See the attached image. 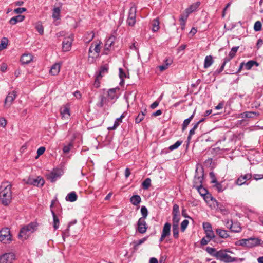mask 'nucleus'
<instances>
[{"instance_id":"24","label":"nucleus","mask_w":263,"mask_h":263,"mask_svg":"<svg viewBox=\"0 0 263 263\" xmlns=\"http://www.w3.org/2000/svg\"><path fill=\"white\" fill-rule=\"evenodd\" d=\"M230 230L234 232H239L241 230L240 224L239 222H235L231 223Z\"/></svg>"},{"instance_id":"41","label":"nucleus","mask_w":263,"mask_h":263,"mask_svg":"<svg viewBox=\"0 0 263 263\" xmlns=\"http://www.w3.org/2000/svg\"><path fill=\"white\" fill-rule=\"evenodd\" d=\"M126 75L125 72L123 71V70L122 68H119V77L121 79V81L120 82V85H123L124 83V79L126 78Z\"/></svg>"},{"instance_id":"28","label":"nucleus","mask_w":263,"mask_h":263,"mask_svg":"<svg viewBox=\"0 0 263 263\" xmlns=\"http://www.w3.org/2000/svg\"><path fill=\"white\" fill-rule=\"evenodd\" d=\"M130 200L131 203L134 205H138L141 201V197L137 195L133 196Z\"/></svg>"},{"instance_id":"32","label":"nucleus","mask_w":263,"mask_h":263,"mask_svg":"<svg viewBox=\"0 0 263 263\" xmlns=\"http://www.w3.org/2000/svg\"><path fill=\"white\" fill-rule=\"evenodd\" d=\"M146 112V110L144 109V111H141L137 117L135 119V122L136 123H139L141 122L144 119V116L145 115V112Z\"/></svg>"},{"instance_id":"52","label":"nucleus","mask_w":263,"mask_h":263,"mask_svg":"<svg viewBox=\"0 0 263 263\" xmlns=\"http://www.w3.org/2000/svg\"><path fill=\"white\" fill-rule=\"evenodd\" d=\"M93 37L94 34L92 32L88 33L85 37V41L87 42H89L93 39Z\"/></svg>"},{"instance_id":"57","label":"nucleus","mask_w":263,"mask_h":263,"mask_svg":"<svg viewBox=\"0 0 263 263\" xmlns=\"http://www.w3.org/2000/svg\"><path fill=\"white\" fill-rule=\"evenodd\" d=\"M26 11V9L25 8H17L16 9H15L14 10V12L16 14H21L23 12Z\"/></svg>"},{"instance_id":"60","label":"nucleus","mask_w":263,"mask_h":263,"mask_svg":"<svg viewBox=\"0 0 263 263\" xmlns=\"http://www.w3.org/2000/svg\"><path fill=\"white\" fill-rule=\"evenodd\" d=\"M210 240L211 239L208 237H203L201 241V244L203 246H205L208 244V243L210 241Z\"/></svg>"},{"instance_id":"27","label":"nucleus","mask_w":263,"mask_h":263,"mask_svg":"<svg viewBox=\"0 0 263 263\" xmlns=\"http://www.w3.org/2000/svg\"><path fill=\"white\" fill-rule=\"evenodd\" d=\"M216 232L221 238H227L229 237V235L226 230L221 229H217Z\"/></svg>"},{"instance_id":"17","label":"nucleus","mask_w":263,"mask_h":263,"mask_svg":"<svg viewBox=\"0 0 263 263\" xmlns=\"http://www.w3.org/2000/svg\"><path fill=\"white\" fill-rule=\"evenodd\" d=\"M171 224L166 223L163 228L162 233L160 239V241L162 242L164 238L170 235Z\"/></svg>"},{"instance_id":"15","label":"nucleus","mask_w":263,"mask_h":263,"mask_svg":"<svg viewBox=\"0 0 263 263\" xmlns=\"http://www.w3.org/2000/svg\"><path fill=\"white\" fill-rule=\"evenodd\" d=\"M16 92L15 91H13L9 93L5 99V106H7L8 107H10L11 105L12 104L13 101L16 98Z\"/></svg>"},{"instance_id":"13","label":"nucleus","mask_w":263,"mask_h":263,"mask_svg":"<svg viewBox=\"0 0 263 263\" xmlns=\"http://www.w3.org/2000/svg\"><path fill=\"white\" fill-rule=\"evenodd\" d=\"M60 114L62 119L68 120L70 118V108L68 104L62 106L60 108Z\"/></svg>"},{"instance_id":"40","label":"nucleus","mask_w":263,"mask_h":263,"mask_svg":"<svg viewBox=\"0 0 263 263\" xmlns=\"http://www.w3.org/2000/svg\"><path fill=\"white\" fill-rule=\"evenodd\" d=\"M173 234L175 238H178L179 236V226L173 224Z\"/></svg>"},{"instance_id":"62","label":"nucleus","mask_w":263,"mask_h":263,"mask_svg":"<svg viewBox=\"0 0 263 263\" xmlns=\"http://www.w3.org/2000/svg\"><path fill=\"white\" fill-rule=\"evenodd\" d=\"M7 125V121L4 118H0V126L5 127Z\"/></svg>"},{"instance_id":"3","label":"nucleus","mask_w":263,"mask_h":263,"mask_svg":"<svg viewBox=\"0 0 263 263\" xmlns=\"http://www.w3.org/2000/svg\"><path fill=\"white\" fill-rule=\"evenodd\" d=\"M102 42L97 40L94 41L90 45L89 49L88 60L90 63H93L99 57Z\"/></svg>"},{"instance_id":"8","label":"nucleus","mask_w":263,"mask_h":263,"mask_svg":"<svg viewBox=\"0 0 263 263\" xmlns=\"http://www.w3.org/2000/svg\"><path fill=\"white\" fill-rule=\"evenodd\" d=\"M26 183L36 186H42L45 183V181L42 177L39 176L35 178H29Z\"/></svg>"},{"instance_id":"16","label":"nucleus","mask_w":263,"mask_h":263,"mask_svg":"<svg viewBox=\"0 0 263 263\" xmlns=\"http://www.w3.org/2000/svg\"><path fill=\"white\" fill-rule=\"evenodd\" d=\"M137 229L139 233L143 234L146 231L147 225L144 218H139L137 223Z\"/></svg>"},{"instance_id":"49","label":"nucleus","mask_w":263,"mask_h":263,"mask_svg":"<svg viewBox=\"0 0 263 263\" xmlns=\"http://www.w3.org/2000/svg\"><path fill=\"white\" fill-rule=\"evenodd\" d=\"M261 23L260 21H257L255 23L254 25V29L256 31H259L261 29Z\"/></svg>"},{"instance_id":"31","label":"nucleus","mask_w":263,"mask_h":263,"mask_svg":"<svg viewBox=\"0 0 263 263\" xmlns=\"http://www.w3.org/2000/svg\"><path fill=\"white\" fill-rule=\"evenodd\" d=\"M195 114V110L194 111L193 114L187 119H185L182 124V130H184L188 125L190 124L191 120L193 119L194 115Z\"/></svg>"},{"instance_id":"19","label":"nucleus","mask_w":263,"mask_h":263,"mask_svg":"<svg viewBox=\"0 0 263 263\" xmlns=\"http://www.w3.org/2000/svg\"><path fill=\"white\" fill-rule=\"evenodd\" d=\"M33 60V55L30 53L23 54L20 59V61L22 64H28Z\"/></svg>"},{"instance_id":"56","label":"nucleus","mask_w":263,"mask_h":263,"mask_svg":"<svg viewBox=\"0 0 263 263\" xmlns=\"http://www.w3.org/2000/svg\"><path fill=\"white\" fill-rule=\"evenodd\" d=\"M106 99L104 97H101L100 98V101L97 104V106L102 107L103 106L104 103L106 102Z\"/></svg>"},{"instance_id":"26","label":"nucleus","mask_w":263,"mask_h":263,"mask_svg":"<svg viewBox=\"0 0 263 263\" xmlns=\"http://www.w3.org/2000/svg\"><path fill=\"white\" fill-rule=\"evenodd\" d=\"M78 196L74 192L69 193L66 197V200L70 202H74L77 200Z\"/></svg>"},{"instance_id":"11","label":"nucleus","mask_w":263,"mask_h":263,"mask_svg":"<svg viewBox=\"0 0 263 263\" xmlns=\"http://www.w3.org/2000/svg\"><path fill=\"white\" fill-rule=\"evenodd\" d=\"M240 245L248 247H253L259 243V240L256 238H249L240 240Z\"/></svg>"},{"instance_id":"36","label":"nucleus","mask_w":263,"mask_h":263,"mask_svg":"<svg viewBox=\"0 0 263 263\" xmlns=\"http://www.w3.org/2000/svg\"><path fill=\"white\" fill-rule=\"evenodd\" d=\"M124 117V114H123L120 118H117L114 123V126L112 127H111V129H116L119 125L122 122V119Z\"/></svg>"},{"instance_id":"20","label":"nucleus","mask_w":263,"mask_h":263,"mask_svg":"<svg viewBox=\"0 0 263 263\" xmlns=\"http://www.w3.org/2000/svg\"><path fill=\"white\" fill-rule=\"evenodd\" d=\"M200 5V2H197L192 5H191L190 6H189L187 8H186L185 10V12L187 13H191L193 12H195L198 9V8L199 7Z\"/></svg>"},{"instance_id":"7","label":"nucleus","mask_w":263,"mask_h":263,"mask_svg":"<svg viewBox=\"0 0 263 263\" xmlns=\"http://www.w3.org/2000/svg\"><path fill=\"white\" fill-rule=\"evenodd\" d=\"M15 259V254L7 253L0 256V263H12Z\"/></svg>"},{"instance_id":"35","label":"nucleus","mask_w":263,"mask_h":263,"mask_svg":"<svg viewBox=\"0 0 263 263\" xmlns=\"http://www.w3.org/2000/svg\"><path fill=\"white\" fill-rule=\"evenodd\" d=\"M172 63V61L171 60L167 59L165 61V63L164 65H161L159 66V68L161 71H163L166 69H167L169 66Z\"/></svg>"},{"instance_id":"34","label":"nucleus","mask_w":263,"mask_h":263,"mask_svg":"<svg viewBox=\"0 0 263 263\" xmlns=\"http://www.w3.org/2000/svg\"><path fill=\"white\" fill-rule=\"evenodd\" d=\"M8 44V40L7 38L4 37L2 39L0 43V51L7 48Z\"/></svg>"},{"instance_id":"5","label":"nucleus","mask_w":263,"mask_h":263,"mask_svg":"<svg viewBox=\"0 0 263 263\" xmlns=\"http://www.w3.org/2000/svg\"><path fill=\"white\" fill-rule=\"evenodd\" d=\"M12 241V235L8 228H4L0 231V241L4 243H9Z\"/></svg>"},{"instance_id":"45","label":"nucleus","mask_w":263,"mask_h":263,"mask_svg":"<svg viewBox=\"0 0 263 263\" xmlns=\"http://www.w3.org/2000/svg\"><path fill=\"white\" fill-rule=\"evenodd\" d=\"M180 221V215H173V224L179 226V222Z\"/></svg>"},{"instance_id":"59","label":"nucleus","mask_w":263,"mask_h":263,"mask_svg":"<svg viewBox=\"0 0 263 263\" xmlns=\"http://www.w3.org/2000/svg\"><path fill=\"white\" fill-rule=\"evenodd\" d=\"M102 77H100L99 76H98V75L96 76V79H95V82H94V86L96 88H98L100 86L99 80Z\"/></svg>"},{"instance_id":"48","label":"nucleus","mask_w":263,"mask_h":263,"mask_svg":"<svg viewBox=\"0 0 263 263\" xmlns=\"http://www.w3.org/2000/svg\"><path fill=\"white\" fill-rule=\"evenodd\" d=\"M238 48H239V47H233L229 54V56L232 58H233L235 57V53L237 51Z\"/></svg>"},{"instance_id":"37","label":"nucleus","mask_w":263,"mask_h":263,"mask_svg":"<svg viewBox=\"0 0 263 263\" xmlns=\"http://www.w3.org/2000/svg\"><path fill=\"white\" fill-rule=\"evenodd\" d=\"M258 113L254 111H247L241 114L242 117L253 118L254 116L258 115Z\"/></svg>"},{"instance_id":"58","label":"nucleus","mask_w":263,"mask_h":263,"mask_svg":"<svg viewBox=\"0 0 263 263\" xmlns=\"http://www.w3.org/2000/svg\"><path fill=\"white\" fill-rule=\"evenodd\" d=\"M45 148L44 147H40L39 148H38L37 151V156L36 157V158L42 155L45 152Z\"/></svg>"},{"instance_id":"2","label":"nucleus","mask_w":263,"mask_h":263,"mask_svg":"<svg viewBox=\"0 0 263 263\" xmlns=\"http://www.w3.org/2000/svg\"><path fill=\"white\" fill-rule=\"evenodd\" d=\"M229 254H234L230 250L224 249L216 251L214 254V256L218 259L225 263H231L236 261L237 258L231 256Z\"/></svg>"},{"instance_id":"14","label":"nucleus","mask_w":263,"mask_h":263,"mask_svg":"<svg viewBox=\"0 0 263 263\" xmlns=\"http://www.w3.org/2000/svg\"><path fill=\"white\" fill-rule=\"evenodd\" d=\"M203 174L202 171L199 173L197 170H196V174L194 179V184L196 187H199L201 185L203 179Z\"/></svg>"},{"instance_id":"54","label":"nucleus","mask_w":263,"mask_h":263,"mask_svg":"<svg viewBox=\"0 0 263 263\" xmlns=\"http://www.w3.org/2000/svg\"><path fill=\"white\" fill-rule=\"evenodd\" d=\"M72 146L71 143H69L67 145L64 146L63 148V152L66 154L69 153Z\"/></svg>"},{"instance_id":"39","label":"nucleus","mask_w":263,"mask_h":263,"mask_svg":"<svg viewBox=\"0 0 263 263\" xmlns=\"http://www.w3.org/2000/svg\"><path fill=\"white\" fill-rule=\"evenodd\" d=\"M35 28L38 32L42 35L44 33V28L42 23L40 22L36 23L35 25Z\"/></svg>"},{"instance_id":"23","label":"nucleus","mask_w":263,"mask_h":263,"mask_svg":"<svg viewBox=\"0 0 263 263\" xmlns=\"http://www.w3.org/2000/svg\"><path fill=\"white\" fill-rule=\"evenodd\" d=\"M25 16L24 15H19L12 17L9 21V23L11 25H15L18 22H22Z\"/></svg>"},{"instance_id":"63","label":"nucleus","mask_w":263,"mask_h":263,"mask_svg":"<svg viewBox=\"0 0 263 263\" xmlns=\"http://www.w3.org/2000/svg\"><path fill=\"white\" fill-rule=\"evenodd\" d=\"M206 233V237L210 238L211 239L214 237V234L212 230L207 231Z\"/></svg>"},{"instance_id":"61","label":"nucleus","mask_w":263,"mask_h":263,"mask_svg":"<svg viewBox=\"0 0 263 263\" xmlns=\"http://www.w3.org/2000/svg\"><path fill=\"white\" fill-rule=\"evenodd\" d=\"M196 187L198 189V191L199 192L200 194L201 195L203 196V195H205V194L206 193V190H205L204 188H203L201 185L200 186Z\"/></svg>"},{"instance_id":"43","label":"nucleus","mask_w":263,"mask_h":263,"mask_svg":"<svg viewBox=\"0 0 263 263\" xmlns=\"http://www.w3.org/2000/svg\"><path fill=\"white\" fill-rule=\"evenodd\" d=\"M141 213L142 215V217H141V218H144V219H145L148 215V211L147 208L145 206H142L141 207Z\"/></svg>"},{"instance_id":"53","label":"nucleus","mask_w":263,"mask_h":263,"mask_svg":"<svg viewBox=\"0 0 263 263\" xmlns=\"http://www.w3.org/2000/svg\"><path fill=\"white\" fill-rule=\"evenodd\" d=\"M172 214L173 215H179V206L178 205L174 204L173 205Z\"/></svg>"},{"instance_id":"12","label":"nucleus","mask_w":263,"mask_h":263,"mask_svg":"<svg viewBox=\"0 0 263 263\" xmlns=\"http://www.w3.org/2000/svg\"><path fill=\"white\" fill-rule=\"evenodd\" d=\"M116 38L114 36H110L105 42L104 46L103 53L104 54H107L111 48L112 45L114 43Z\"/></svg>"},{"instance_id":"1","label":"nucleus","mask_w":263,"mask_h":263,"mask_svg":"<svg viewBox=\"0 0 263 263\" xmlns=\"http://www.w3.org/2000/svg\"><path fill=\"white\" fill-rule=\"evenodd\" d=\"M10 183L3 182L0 186V201L4 205H8L11 201L12 192Z\"/></svg>"},{"instance_id":"55","label":"nucleus","mask_w":263,"mask_h":263,"mask_svg":"<svg viewBox=\"0 0 263 263\" xmlns=\"http://www.w3.org/2000/svg\"><path fill=\"white\" fill-rule=\"evenodd\" d=\"M146 240V238H143L141 239H140L138 241H135L133 242V243L134 244V247H138V246L141 245L142 243H143L144 242H145V241Z\"/></svg>"},{"instance_id":"30","label":"nucleus","mask_w":263,"mask_h":263,"mask_svg":"<svg viewBox=\"0 0 263 263\" xmlns=\"http://www.w3.org/2000/svg\"><path fill=\"white\" fill-rule=\"evenodd\" d=\"M245 66L246 69L250 70L253 66H258L259 63L255 61L250 60L245 64Z\"/></svg>"},{"instance_id":"50","label":"nucleus","mask_w":263,"mask_h":263,"mask_svg":"<svg viewBox=\"0 0 263 263\" xmlns=\"http://www.w3.org/2000/svg\"><path fill=\"white\" fill-rule=\"evenodd\" d=\"M108 70V67L106 66H102L100 68V70L99 71V73L98 74V76H99L100 77H102V74L106 72Z\"/></svg>"},{"instance_id":"25","label":"nucleus","mask_w":263,"mask_h":263,"mask_svg":"<svg viewBox=\"0 0 263 263\" xmlns=\"http://www.w3.org/2000/svg\"><path fill=\"white\" fill-rule=\"evenodd\" d=\"M214 62V60L211 55L206 56L204 59V67L208 68L211 66Z\"/></svg>"},{"instance_id":"6","label":"nucleus","mask_w":263,"mask_h":263,"mask_svg":"<svg viewBox=\"0 0 263 263\" xmlns=\"http://www.w3.org/2000/svg\"><path fill=\"white\" fill-rule=\"evenodd\" d=\"M136 8L135 6L130 7L128 16L127 20V23L129 26H133L136 23Z\"/></svg>"},{"instance_id":"42","label":"nucleus","mask_w":263,"mask_h":263,"mask_svg":"<svg viewBox=\"0 0 263 263\" xmlns=\"http://www.w3.org/2000/svg\"><path fill=\"white\" fill-rule=\"evenodd\" d=\"M151 180L150 178H146L142 183V187L144 189H147L151 185Z\"/></svg>"},{"instance_id":"47","label":"nucleus","mask_w":263,"mask_h":263,"mask_svg":"<svg viewBox=\"0 0 263 263\" xmlns=\"http://www.w3.org/2000/svg\"><path fill=\"white\" fill-rule=\"evenodd\" d=\"M189 224V221L187 220H184L181 223V231L184 232Z\"/></svg>"},{"instance_id":"10","label":"nucleus","mask_w":263,"mask_h":263,"mask_svg":"<svg viewBox=\"0 0 263 263\" xmlns=\"http://www.w3.org/2000/svg\"><path fill=\"white\" fill-rule=\"evenodd\" d=\"M62 174V171L60 170H53L51 172L47 174V178L51 182H54L61 177Z\"/></svg>"},{"instance_id":"44","label":"nucleus","mask_w":263,"mask_h":263,"mask_svg":"<svg viewBox=\"0 0 263 263\" xmlns=\"http://www.w3.org/2000/svg\"><path fill=\"white\" fill-rule=\"evenodd\" d=\"M181 144H182V141H177L175 144L170 146L169 149L170 151H173L174 149H176L179 146H180Z\"/></svg>"},{"instance_id":"29","label":"nucleus","mask_w":263,"mask_h":263,"mask_svg":"<svg viewBox=\"0 0 263 263\" xmlns=\"http://www.w3.org/2000/svg\"><path fill=\"white\" fill-rule=\"evenodd\" d=\"M60 11L61 10L59 7H55L53 9L52 16L54 20H58L60 18Z\"/></svg>"},{"instance_id":"51","label":"nucleus","mask_w":263,"mask_h":263,"mask_svg":"<svg viewBox=\"0 0 263 263\" xmlns=\"http://www.w3.org/2000/svg\"><path fill=\"white\" fill-rule=\"evenodd\" d=\"M203 228L205 230V232L209 231L212 230V226L211 224L209 222H203Z\"/></svg>"},{"instance_id":"38","label":"nucleus","mask_w":263,"mask_h":263,"mask_svg":"<svg viewBox=\"0 0 263 263\" xmlns=\"http://www.w3.org/2000/svg\"><path fill=\"white\" fill-rule=\"evenodd\" d=\"M51 212L53 218V227L55 229H57L59 226V220L55 213L52 211Z\"/></svg>"},{"instance_id":"22","label":"nucleus","mask_w":263,"mask_h":263,"mask_svg":"<svg viewBox=\"0 0 263 263\" xmlns=\"http://www.w3.org/2000/svg\"><path fill=\"white\" fill-rule=\"evenodd\" d=\"M119 90V87H116L109 89L108 91V96L110 99H115L118 98V96L117 94V91Z\"/></svg>"},{"instance_id":"9","label":"nucleus","mask_w":263,"mask_h":263,"mask_svg":"<svg viewBox=\"0 0 263 263\" xmlns=\"http://www.w3.org/2000/svg\"><path fill=\"white\" fill-rule=\"evenodd\" d=\"M72 41L73 35L72 34L64 39L62 44V49L63 51L67 52L71 49Z\"/></svg>"},{"instance_id":"33","label":"nucleus","mask_w":263,"mask_h":263,"mask_svg":"<svg viewBox=\"0 0 263 263\" xmlns=\"http://www.w3.org/2000/svg\"><path fill=\"white\" fill-rule=\"evenodd\" d=\"M152 24L153 31L156 32V31H158V30L159 29V28H160V27H159L160 23H159V20L158 19L154 20L152 22Z\"/></svg>"},{"instance_id":"4","label":"nucleus","mask_w":263,"mask_h":263,"mask_svg":"<svg viewBox=\"0 0 263 263\" xmlns=\"http://www.w3.org/2000/svg\"><path fill=\"white\" fill-rule=\"evenodd\" d=\"M37 229V223L32 222L29 224L23 227L20 230L18 237L22 240L27 239L29 236L36 231Z\"/></svg>"},{"instance_id":"18","label":"nucleus","mask_w":263,"mask_h":263,"mask_svg":"<svg viewBox=\"0 0 263 263\" xmlns=\"http://www.w3.org/2000/svg\"><path fill=\"white\" fill-rule=\"evenodd\" d=\"M252 177V176L251 174L241 175L236 180V183L238 185H242L245 183L247 180H250Z\"/></svg>"},{"instance_id":"46","label":"nucleus","mask_w":263,"mask_h":263,"mask_svg":"<svg viewBox=\"0 0 263 263\" xmlns=\"http://www.w3.org/2000/svg\"><path fill=\"white\" fill-rule=\"evenodd\" d=\"M189 13H187L185 12V10L184 12L180 15V17L179 18V21L180 22H186V20H187Z\"/></svg>"},{"instance_id":"64","label":"nucleus","mask_w":263,"mask_h":263,"mask_svg":"<svg viewBox=\"0 0 263 263\" xmlns=\"http://www.w3.org/2000/svg\"><path fill=\"white\" fill-rule=\"evenodd\" d=\"M223 222L226 227L230 229L231 223H233L232 221L229 219H226L224 220Z\"/></svg>"},{"instance_id":"21","label":"nucleus","mask_w":263,"mask_h":263,"mask_svg":"<svg viewBox=\"0 0 263 263\" xmlns=\"http://www.w3.org/2000/svg\"><path fill=\"white\" fill-rule=\"evenodd\" d=\"M60 68V64L58 63H55L51 67L50 73L53 76H57L59 73Z\"/></svg>"}]
</instances>
